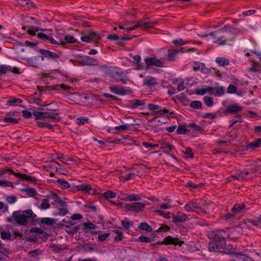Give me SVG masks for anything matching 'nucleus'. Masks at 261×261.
Masks as SVG:
<instances>
[{
  "label": "nucleus",
  "mask_w": 261,
  "mask_h": 261,
  "mask_svg": "<svg viewBox=\"0 0 261 261\" xmlns=\"http://www.w3.org/2000/svg\"><path fill=\"white\" fill-rule=\"evenodd\" d=\"M217 115L216 114H213L211 113H206L204 115L202 116V118H208L210 119H213L216 118Z\"/></svg>",
  "instance_id": "obj_64"
},
{
  "label": "nucleus",
  "mask_w": 261,
  "mask_h": 261,
  "mask_svg": "<svg viewBox=\"0 0 261 261\" xmlns=\"http://www.w3.org/2000/svg\"><path fill=\"white\" fill-rule=\"evenodd\" d=\"M36 217V215L34 213H25L20 214V213H13L12 218H8L7 221L8 222L14 223V222L17 223L21 225H25L29 221V219Z\"/></svg>",
  "instance_id": "obj_4"
},
{
  "label": "nucleus",
  "mask_w": 261,
  "mask_h": 261,
  "mask_svg": "<svg viewBox=\"0 0 261 261\" xmlns=\"http://www.w3.org/2000/svg\"><path fill=\"white\" fill-rule=\"evenodd\" d=\"M162 149H168L170 151L174 149V146L170 144L169 142H164L162 144V146L161 147Z\"/></svg>",
  "instance_id": "obj_54"
},
{
  "label": "nucleus",
  "mask_w": 261,
  "mask_h": 261,
  "mask_svg": "<svg viewBox=\"0 0 261 261\" xmlns=\"http://www.w3.org/2000/svg\"><path fill=\"white\" fill-rule=\"evenodd\" d=\"M232 28L229 24L225 25L222 29L210 33L214 39L213 42L223 45L234 40V34L231 32Z\"/></svg>",
  "instance_id": "obj_1"
},
{
  "label": "nucleus",
  "mask_w": 261,
  "mask_h": 261,
  "mask_svg": "<svg viewBox=\"0 0 261 261\" xmlns=\"http://www.w3.org/2000/svg\"><path fill=\"white\" fill-rule=\"evenodd\" d=\"M20 191L25 193L30 197L35 198L38 195V193L36 192V190L35 188L30 187L29 186H27L25 188L21 189Z\"/></svg>",
  "instance_id": "obj_19"
},
{
  "label": "nucleus",
  "mask_w": 261,
  "mask_h": 261,
  "mask_svg": "<svg viewBox=\"0 0 261 261\" xmlns=\"http://www.w3.org/2000/svg\"><path fill=\"white\" fill-rule=\"evenodd\" d=\"M224 87L223 86H220L215 88V91H214V96L216 97H220L224 95Z\"/></svg>",
  "instance_id": "obj_38"
},
{
  "label": "nucleus",
  "mask_w": 261,
  "mask_h": 261,
  "mask_svg": "<svg viewBox=\"0 0 261 261\" xmlns=\"http://www.w3.org/2000/svg\"><path fill=\"white\" fill-rule=\"evenodd\" d=\"M187 219V216L184 213H173L172 222L175 224L184 222Z\"/></svg>",
  "instance_id": "obj_16"
},
{
  "label": "nucleus",
  "mask_w": 261,
  "mask_h": 261,
  "mask_svg": "<svg viewBox=\"0 0 261 261\" xmlns=\"http://www.w3.org/2000/svg\"><path fill=\"white\" fill-rule=\"evenodd\" d=\"M230 234L226 233L225 232V236L226 237L230 238L231 239H237L239 238L242 234L243 230L241 227L239 226H236L234 227L230 228Z\"/></svg>",
  "instance_id": "obj_10"
},
{
  "label": "nucleus",
  "mask_w": 261,
  "mask_h": 261,
  "mask_svg": "<svg viewBox=\"0 0 261 261\" xmlns=\"http://www.w3.org/2000/svg\"><path fill=\"white\" fill-rule=\"evenodd\" d=\"M189 129L186 128V127L182 125H179L176 129V133L178 135H185L186 134Z\"/></svg>",
  "instance_id": "obj_39"
},
{
  "label": "nucleus",
  "mask_w": 261,
  "mask_h": 261,
  "mask_svg": "<svg viewBox=\"0 0 261 261\" xmlns=\"http://www.w3.org/2000/svg\"><path fill=\"white\" fill-rule=\"evenodd\" d=\"M76 188L79 191H81L85 192V193H90L91 190V187L90 185L83 184L81 185H79L76 186Z\"/></svg>",
  "instance_id": "obj_28"
},
{
  "label": "nucleus",
  "mask_w": 261,
  "mask_h": 261,
  "mask_svg": "<svg viewBox=\"0 0 261 261\" xmlns=\"http://www.w3.org/2000/svg\"><path fill=\"white\" fill-rule=\"evenodd\" d=\"M184 243V242L182 241H180L178 240L177 238H172L170 236H168L166 237L164 241L163 242V244H173L175 245H178L179 246H181Z\"/></svg>",
  "instance_id": "obj_17"
},
{
  "label": "nucleus",
  "mask_w": 261,
  "mask_h": 261,
  "mask_svg": "<svg viewBox=\"0 0 261 261\" xmlns=\"http://www.w3.org/2000/svg\"><path fill=\"white\" fill-rule=\"evenodd\" d=\"M237 88L233 85H230L227 89V92L228 93L232 94L236 93L238 95H241L239 92L237 91Z\"/></svg>",
  "instance_id": "obj_48"
},
{
  "label": "nucleus",
  "mask_w": 261,
  "mask_h": 261,
  "mask_svg": "<svg viewBox=\"0 0 261 261\" xmlns=\"http://www.w3.org/2000/svg\"><path fill=\"white\" fill-rule=\"evenodd\" d=\"M7 173H8L9 174H13L14 175L15 173H17V172H15L13 170H12V169L8 167H5L4 168L0 169V176L5 174Z\"/></svg>",
  "instance_id": "obj_47"
},
{
  "label": "nucleus",
  "mask_w": 261,
  "mask_h": 261,
  "mask_svg": "<svg viewBox=\"0 0 261 261\" xmlns=\"http://www.w3.org/2000/svg\"><path fill=\"white\" fill-rule=\"evenodd\" d=\"M20 119H16L14 118H11L9 116H6L3 121L4 122L9 123L10 124L18 123Z\"/></svg>",
  "instance_id": "obj_44"
},
{
  "label": "nucleus",
  "mask_w": 261,
  "mask_h": 261,
  "mask_svg": "<svg viewBox=\"0 0 261 261\" xmlns=\"http://www.w3.org/2000/svg\"><path fill=\"white\" fill-rule=\"evenodd\" d=\"M143 81L144 85L148 87H152L158 84L156 79L150 76L145 77Z\"/></svg>",
  "instance_id": "obj_23"
},
{
  "label": "nucleus",
  "mask_w": 261,
  "mask_h": 261,
  "mask_svg": "<svg viewBox=\"0 0 261 261\" xmlns=\"http://www.w3.org/2000/svg\"><path fill=\"white\" fill-rule=\"evenodd\" d=\"M0 186L3 187H10L12 188H14L13 182L6 180H0Z\"/></svg>",
  "instance_id": "obj_53"
},
{
  "label": "nucleus",
  "mask_w": 261,
  "mask_h": 261,
  "mask_svg": "<svg viewBox=\"0 0 261 261\" xmlns=\"http://www.w3.org/2000/svg\"><path fill=\"white\" fill-rule=\"evenodd\" d=\"M139 241L142 243H150L152 242L151 239L145 237L144 236H141L139 237Z\"/></svg>",
  "instance_id": "obj_61"
},
{
  "label": "nucleus",
  "mask_w": 261,
  "mask_h": 261,
  "mask_svg": "<svg viewBox=\"0 0 261 261\" xmlns=\"http://www.w3.org/2000/svg\"><path fill=\"white\" fill-rule=\"evenodd\" d=\"M191 108L195 109H200L202 108V103L200 101L195 100L192 101L190 104Z\"/></svg>",
  "instance_id": "obj_45"
},
{
  "label": "nucleus",
  "mask_w": 261,
  "mask_h": 261,
  "mask_svg": "<svg viewBox=\"0 0 261 261\" xmlns=\"http://www.w3.org/2000/svg\"><path fill=\"white\" fill-rule=\"evenodd\" d=\"M1 236L3 240H10L11 233L9 231H1Z\"/></svg>",
  "instance_id": "obj_57"
},
{
  "label": "nucleus",
  "mask_w": 261,
  "mask_h": 261,
  "mask_svg": "<svg viewBox=\"0 0 261 261\" xmlns=\"http://www.w3.org/2000/svg\"><path fill=\"white\" fill-rule=\"evenodd\" d=\"M88 121H89V119L88 118H85L84 117H80V118H77L76 119V122L79 125H83L86 122H88Z\"/></svg>",
  "instance_id": "obj_58"
},
{
  "label": "nucleus",
  "mask_w": 261,
  "mask_h": 261,
  "mask_svg": "<svg viewBox=\"0 0 261 261\" xmlns=\"http://www.w3.org/2000/svg\"><path fill=\"white\" fill-rule=\"evenodd\" d=\"M112 76L117 82H121L122 84H126L128 79L127 73L119 68H115L112 73Z\"/></svg>",
  "instance_id": "obj_6"
},
{
  "label": "nucleus",
  "mask_w": 261,
  "mask_h": 261,
  "mask_svg": "<svg viewBox=\"0 0 261 261\" xmlns=\"http://www.w3.org/2000/svg\"><path fill=\"white\" fill-rule=\"evenodd\" d=\"M28 29L27 31V33L33 36L37 35L36 32L39 31V28L33 27V26H28Z\"/></svg>",
  "instance_id": "obj_37"
},
{
  "label": "nucleus",
  "mask_w": 261,
  "mask_h": 261,
  "mask_svg": "<svg viewBox=\"0 0 261 261\" xmlns=\"http://www.w3.org/2000/svg\"><path fill=\"white\" fill-rule=\"evenodd\" d=\"M146 202H135L132 203L127 204L125 203H119V205L122 207V211H134L138 212L139 211H143Z\"/></svg>",
  "instance_id": "obj_5"
},
{
  "label": "nucleus",
  "mask_w": 261,
  "mask_h": 261,
  "mask_svg": "<svg viewBox=\"0 0 261 261\" xmlns=\"http://www.w3.org/2000/svg\"><path fill=\"white\" fill-rule=\"evenodd\" d=\"M134 60L136 61V67L138 69H143V63H141V56L139 55H136L133 58Z\"/></svg>",
  "instance_id": "obj_34"
},
{
  "label": "nucleus",
  "mask_w": 261,
  "mask_h": 261,
  "mask_svg": "<svg viewBox=\"0 0 261 261\" xmlns=\"http://www.w3.org/2000/svg\"><path fill=\"white\" fill-rule=\"evenodd\" d=\"M132 125L133 124H126L124 125L115 126L114 128V129L115 130H117L120 132H122L123 130H127L129 129V127L132 126Z\"/></svg>",
  "instance_id": "obj_41"
},
{
  "label": "nucleus",
  "mask_w": 261,
  "mask_h": 261,
  "mask_svg": "<svg viewBox=\"0 0 261 261\" xmlns=\"http://www.w3.org/2000/svg\"><path fill=\"white\" fill-rule=\"evenodd\" d=\"M39 110L45 111V119H50L53 120H57V116L59 115L58 109H49L48 108H45L44 106H41Z\"/></svg>",
  "instance_id": "obj_8"
},
{
  "label": "nucleus",
  "mask_w": 261,
  "mask_h": 261,
  "mask_svg": "<svg viewBox=\"0 0 261 261\" xmlns=\"http://www.w3.org/2000/svg\"><path fill=\"white\" fill-rule=\"evenodd\" d=\"M246 57H251L250 61L253 63L252 66L250 68V70L252 71H256L257 70L255 68V66L258 64L257 62L255 61L256 59H258L261 61V56L260 54H257L256 52H253L252 54L247 53L245 54Z\"/></svg>",
  "instance_id": "obj_12"
},
{
  "label": "nucleus",
  "mask_w": 261,
  "mask_h": 261,
  "mask_svg": "<svg viewBox=\"0 0 261 261\" xmlns=\"http://www.w3.org/2000/svg\"><path fill=\"white\" fill-rule=\"evenodd\" d=\"M203 101L208 107H212L214 104L213 98L211 97L205 96L203 98Z\"/></svg>",
  "instance_id": "obj_50"
},
{
  "label": "nucleus",
  "mask_w": 261,
  "mask_h": 261,
  "mask_svg": "<svg viewBox=\"0 0 261 261\" xmlns=\"http://www.w3.org/2000/svg\"><path fill=\"white\" fill-rule=\"evenodd\" d=\"M58 85H54V86H37V89L39 92L42 91H46L47 90L48 91H51V90H57L58 89Z\"/></svg>",
  "instance_id": "obj_27"
},
{
  "label": "nucleus",
  "mask_w": 261,
  "mask_h": 261,
  "mask_svg": "<svg viewBox=\"0 0 261 261\" xmlns=\"http://www.w3.org/2000/svg\"><path fill=\"white\" fill-rule=\"evenodd\" d=\"M64 40L65 41H61V45H64L66 43H73L77 42L75 38L70 35H66L64 37Z\"/></svg>",
  "instance_id": "obj_30"
},
{
  "label": "nucleus",
  "mask_w": 261,
  "mask_h": 261,
  "mask_svg": "<svg viewBox=\"0 0 261 261\" xmlns=\"http://www.w3.org/2000/svg\"><path fill=\"white\" fill-rule=\"evenodd\" d=\"M55 164H57L60 166V164L57 161H55L53 159L50 160L49 163L47 164V166L53 169H55L56 170V168H58Z\"/></svg>",
  "instance_id": "obj_56"
},
{
  "label": "nucleus",
  "mask_w": 261,
  "mask_h": 261,
  "mask_svg": "<svg viewBox=\"0 0 261 261\" xmlns=\"http://www.w3.org/2000/svg\"><path fill=\"white\" fill-rule=\"evenodd\" d=\"M40 222L41 223L49 225H51L55 223L56 221L54 219L50 218H43L41 219Z\"/></svg>",
  "instance_id": "obj_42"
},
{
  "label": "nucleus",
  "mask_w": 261,
  "mask_h": 261,
  "mask_svg": "<svg viewBox=\"0 0 261 261\" xmlns=\"http://www.w3.org/2000/svg\"><path fill=\"white\" fill-rule=\"evenodd\" d=\"M155 23L151 22L149 21V18L147 17L138 21L136 24L135 25V28L143 27L144 29L150 28L153 27Z\"/></svg>",
  "instance_id": "obj_11"
},
{
  "label": "nucleus",
  "mask_w": 261,
  "mask_h": 261,
  "mask_svg": "<svg viewBox=\"0 0 261 261\" xmlns=\"http://www.w3.org/2000/svg\"><path fill=\"white\" fill-rule=\"evenodd\" d=\"M82 62L84 65L88 66H95L98 64V62L96 59L87 56L82 57Z\"/></svg>",
  "instance_id": "obj_18"
},
{
  "label": "nucleus",
  "mask_w": 261,
  "mask_h": 261,
  "mask_svg": "<svg viewBox=\"0 0 261 261\" xmlns=\"http://www.w3.org/2000/svg\"><path fill=\"white\" fill-rule=\"evenodd\" d=\"M22 102V100L20 98H13L12 99H9L7 101V105L9 106H16V103H21Z\"/></svg>",
  "instance_id": "obj_35"
},
{
  "label": "nucleus",
  "mask_w": 261,
  "mask_h": 261,
  "mask_svg": "<svg viewBox=\"0 0 261 261\" xmlns=\"http://www.w3.org/2000/svg\"><path fill=\"white\" fill-rule=\"evenodd\" d=\"M189 202L190 203V204L194 209H199L200 208V204L197 202V200H191Z\"/></svg>",
  "instance_id": "obj_63"
},
{
  "label": "nucleus",
  "mask_w": 261,
  "mask_h": 261,
  "mask_svg": "<svg viewBox=\"0 0 261 261\" xmlns=\"http://www.w3.org/2000/svg\"><path fill=\"white\" fill-rule=\"evenodd\" d=\"M192 149L188 147L186 148L185 150L183 151V152L187 154L186 157L193 159L194 158V154L192 153Z\"/></svg>",
  "instance_id": "obj_55"
},
{
  "label": "nucleus",
  "mask_w": 261,
  "mask_h": 261,
  "mask_svg": "<svg viewBox=\"0 0 261 261\" xmlns=\"http://www.w3.org/2000/svg\"><path fill=\"white\" fill-rule=\"evenodd\" d=\"M143 145L146 148H154L155 147H157L159 146L158 144H152L147 142H143L142 143Z\"/></svg>",
  "instance_id": "obj_62"
},
{
  "label": "nucleus",
  "mask_w": 261,
  "mask_h": 261,
  "mask_svg": "<svg viewBox=\"0 0 261 261\" xmlns=\"http://www.w3.org/2000/svg\"><path fill=\"white\" fill-rule=\"evenodd\" d=\"M242 110V107L237 104H233L228 107L224 111L223 113L225 115H227L228 113L234 114L238 112L241 111Z\"/></svg>",
  "instance_id": "obj_14"
},
{
  "label": "nucleus",
  "mask_w": 261,
  "mask_h": 261,
  "mask_svg": "<svg viewBox=\"0 0 261 261\" xmlns=\"http://www.w3.org/2000/svg\"><path fill=\"white\" fill-rule=\"evenodd\" d=\"M221 217L224 220H228L234 218V215L230 213H223Z\"/></svg>",
  "instance_id": "obj_60"
},
{
  "label": "nucleus",
  "mask_w": 261,
  "mask_h": 261,
  "mask_svg": "<svg viewBox=\"0 0 261 261\" xmlns=\"http://www.w3.org/2000/svg\"><path fill=\"white\" fill-rule=\"evenodd\" d=\"M27 62L32 66L38 67L37 57H33L27 59Z\"/></svg>",
  "instance_id": "obj_43"
},
{
  "label": "nucleus",
  "mask_w": 261,
  "mask_h": 261,
  "mask_svg": "<svg viewBox=\"0 0 261 261\" xmlns=\"http://www.w3.org/2000/svg\"><path fill=\"white\" fill-rule=\"evenodd\" d=\"M249 174L248 171L246 170L237 172L234 175H232L231 178H233V179H237L238 180H242L245 179L246 176Z\"/></svg>",
  "instance_id": "obj_24"
},
{
  "label": "nucleus",
  "mask_w": 261,
  "mask_h": 261,
  "mask_svg": "<svg viewBox=\"0 0 261 261\" xmlns=\"http://www.w3.org/2000/svg\"><path fill=\"white\" fill-rule=\"evenodd\" d=\"M178 53L179 50L175 49H169L167 53V59L169 61H173Z\"/></svg>",
  "instance_id": "obj_26"
},
{
  "label": "nucleus",
  "mask_w": 261,
  "mask_h": 261,
  "mask_svg": "<svg viewBox=\"0 0 261 261\" xmlns=\"http://www.w3.org/2000/svg\"><path fill=\"white\" fill-rule=\"evenodd\" d=\"M46 197L51 201V205L59 208V212H68V205L66 201L67 199H62L56 193L52 191L49 192Z\"/></svg>",
  "instance_id": "obj_3"
},
{
  "label": "nucleus",
  "mask_w": 261,
  "mask_h": 261,
  "mask_svg": "<svg viewBox=\"0 0 261 261\" xmlns=\"http://www.w3.org/2000/svg\"><path fill=\"white\" fill-rule=\"evenodd\" d=\"M14 176L19 178L22 180L29 181L31 183H35L37 181V178L35 177L29 175L27 174L17 173L14 174Z\"/></svg>",
  "instance_id": "obj_15"
},
{
  "label": "nucleus",
  "mask_w": 261,
  "mask_h": 261,
  "mask_svg": "<svg viewBox=\"0 0 261 261\" xmlns=\"http://www.w3.org/2000/svg\"><path fill=\"white\" fill-rule=\"evenodd\" d=\"M193 63L195 65L193 67L194 71H200L201 72L205 74L210 73L211 69L206 68L204 63L196 61H194Z\"/></svg>",
  "instance_id": "obj_13"
},
{
  "label": "nucleus",
  "mask_w": 261,
  "mask_h": 261,
  "mask_svg": "<svg viewBox=\"0 0 261 261\" xmlns=\"http://www.w3.org/2000/svg\"><path fill=\"white\" fill-rule=\"evenodd\" d=\"M130 108L132 109H136L140 106H143L145 105V102L143 100L139 99H135L130 101Z\"/></svg>",
  "instance_id": "obj_33"
},
{
  "label": "nucleus",
  "mask_w": 261,
  "mask_h": 261,
  "mask_svg": "<svg viewBox=\"0 0 261 261\" xmlns=\"http://www.w3.org/2000/svg\"><path fill=\"white\" fill-rule=\"evenodd\" d=\"M138 227L147 232H151L152 231V228L146 223H141L140 224Z\"/></svg>",
  "instance_id": "obj_46"
},
{
  "label": "nucleus",
  "mask_w": 261,
  "mask_h": 261,
  "mask_svg": "<svg viewBox=\"0 0 261 261\" xmlns=\"http://www.w3.org/2000/svg\"><path fill=\"white\" fill-rule=\"evenodd\" d=\"M49 200L48 198L46 197V198L43 199L41 200V203L40 205V208L42 210H45L48 208L50 206V204L49 203Z\"/></svg>",
  "instance_id": "obj_36"
},
{
  "label": "nucleus",
  "mask_w": 261,
  "mask_h": 261,
  "mask_svg": "<svg viewBox=\"0 0 261 261\" xmlns=\"http://www.w3.org/2000/svg\"><path fill=\"white\" fill-rule=\"evenodd\" d=\"M56 182L61 186L62 189H69L70 191H72L75 188L74 186L71 187L67 181L63 179L59 178L57 180Z\"/></svg>",
  "instance_id": "obj_22"
},
{
  "label": "nucleus",
  "mask_w": 261,
  "mask_h": 261,
  "mask_svg": "<svg viewBox=\"0 0 261 261\" xmlns=\"http://www.w3.org/2000/svg\"><path fill=\"white\" fill-rule=\"evenodd\" d=\"M146 64V69H148L153 66L162 67L165 64L164 60L158 59L155 57L147 58L144 60Z\"/></svg>",
  "instance_id": "obj_7"
},
{
  "label": "nucleus",
  "mask_w": 261,
  "mask_h": 261,
  "mask_svg": "<svg viewBox=\"0 0 261 261\" xmlns=\"http://www.w3.org/2000/svg\"><path fill=\"white\" fill-rule=\"evenodd\" d=\"M225 231L219 230L215 234L213 240L209 243L208 249L211 251L222 252L225 247Z\"/></svg>",
  "instance_id": "obj_2"
},
{
  "label": "nucleus",
  "mask_w": 261,
  "mask_h": 261,
  "mask_svg": "<svg viewBox=\"0 0 261 261\" xmlns=\"http://www.w3.org/2000/svg\"><path fill=\"white\" fill-rule=\"evenodd\" d=\"M189 126L192 128L194 131L197 132H200L202 130L201 126L197 125L196 123L192 122L189 124Z\"/></svg>",
  "instance_id": "obj_52"
},
{
  "label": "nucleus",
  "mask_w": 261,
  "mask_h": 261,
  "mask_svg": "<svg viewBox=\"0 0 261 261\" xmlns=\"http://www.w3.org/2000/svg\"><path fill=\"white\" fill-rule=\"evenodd\" d=\"M242 210H248V208H246V205L244 203L236 204L231 209L232 212H239Z\"/></svg>",
  "instance_id": "obj_29"
},
{
  "label": "nucleus",
  "mask_w": 261,
  "mask_h": 261,
  "mask_svg": "<svg viewBox=\"0 0 261 261\" xmlns=\"http://www.w3.org/2000/svg\"><path fill=\"white\" fill-rule=\"evenodd\" d=\"M89 35L90 38H91V41L92 40H95L96 41V43H98L97 41L100 39V37L97 33L95 32H89Z\"/></svg>",
  "instance_id": "obj_49"
},
{
  "label": "nucleus",
  "mask_w": 261,
  "mask_h": 261,
  "mask_svg": "<svg viewBox=\"0 0 261 261\" xmlns=\"http://www.w3.org/2000/svg\"><path fill=\"white\" fill-rule=\"evenodd\" d=\"M43 50L44 51L42 52L43 54H45L44 55H45L46 59L54 60L55 59H59L60 57V56L56 53L44 49H43Z\"/></svg>",
  "instance_id": "obj_25"
},
{
  "label": "nucleus",
  "mask_w": 261,
  "mask_h": 261,
  "mask_svg": "<svg viewBox=\"0 0 261 261\" xmlns=\"http://www.w3.org/2000/svg\"><path fill=\"white\" fill-rule=\"evenodd\" d=\"M107 38L111 41H118V42L120 39V38H119L118 35L115 34L109 35L107 37Z\"/></svg>",
  "instance_id": "obj_59"
},
{
  "label": "nucleus",
  "mask_w": 261,
  "mask_h": 261,
  "mask_svg": "<svg viewBox=\"0 0 261 261\" xmlns=\"http://www.w3.org/2000/svg\"><path fill=\"white\" fill-rule=\"evenodd\" d=\"M109 88L112 92L116 94L125 95L128 93L127 90L124 89L123 87L119 88L117 85L111 86Z\"/></svg>",
  "instance_id": "obj_20"
},
{
  "label": "nucleus",
  "mask_w": 261,
  "mask_h": 261,
  "mask_svg": "<svg viewBox=\"0 0 261 261\" xmlns=\"http://www.w3.org/2000/svg\"><path fill=\"white\" fill-rule=\"evenodd\" d=\"M216 62L221 66H225L229 64V60L224 57H217Z\"/></svg>",
  "instance_id": "obj_31"
},
{
  "label": "nucleus",
  "mask_w": 261,
  "mask_h": 261,
  "mask_svg": "<svg viewBox=\"0 0 261 261\" xmlns=\"http://www.w3.org/2000/svg\"><path fill=\"white\" fill-rule=\"evenodd\" d=\"M143 195L142 194H128V201H140L142 199Z\"/></svg>",
  "instance_id": "obj_32"
},
{
  "label": "nucleus",
  "mask_w": 261,
  "mask_h": 261,
  "mask_svg": "<svg viewBox=\"0 0 261 261\" xmlns=\"http://www.w3.org/2000/svg\"><path fill=\"white\" fill-rule=\"evenodd\" d=\"M32 114L35 116L36 120L45 119V111H34Z\"/></svg>",
  "instance_id": "obj_40"
},
{
  "label": "nucleus",
  "mask_w": 261,
  "mask_h": 261,
  "mask_svg": "<svg viewBox=\"0 0 261 261\" xmlns=\"http://www.w3.org/2000/svg\"><path fill=\"white\" fill-rule=\"evenodd\" d=\"M148 109L153 112V115L158 116H162L169 113V110L167 109H164L163 110H160V106L159 105L149 103L148 105Z\"/></svg>",
  "instance_id": "obj_9"
},
{
  "label": "nucleus",
  "mask_w": 261,
  "mask_h": 261,
  "mask_svg": "<svg viewBox=\"0 0 261 261\" xmlns=\"http://www.w3.org/2000/svg\"><path fill=\"white\" fill-rule=\"evenodd\" d=\"M261 144V138H258L255 141L251 142L248 143L246 147L247 150L253 151L255 148L260 146Z\"/></svg>",
  "instance_id": "obj_21"
},
{
  "label": "nucleus",
  "mask_w": 261,
  "mask_h": 261,
  "mask_svg": "<svg viewBox=\"0 0 261 261\" xmlns=\"http://www.w3.org/2000/svg\"><path fill=\"white\" fill-rule=\"evenodd\" d=\"M103 196L106 199H108L109 198L115 197L116 193L112 191L107 190L103 194Z\"/></svg>",
  "instance_id": "obj_51"
}]
</instances>
